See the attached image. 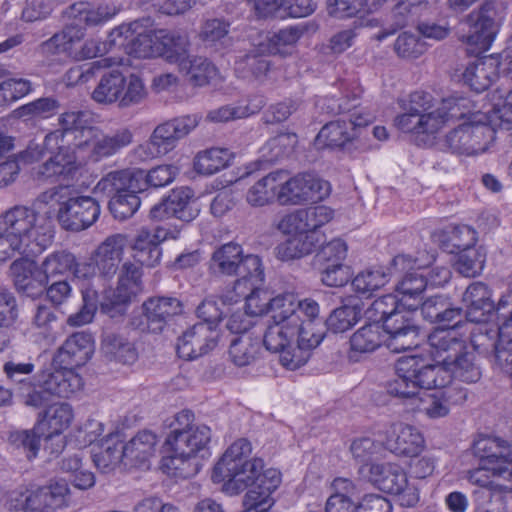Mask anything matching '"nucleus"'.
I'll return each instance as SVG.
<instances>
[{"instance_id": "obj_22", "label": "nucleus", "mask_w": 512, "mask_h": 512, "mask_svg": "<svg viewBox=\"0 0 512 512\" xmlns=\"http://www.w3.org/2000/svg\"><path fill=\"white\" fill-rule=\"evenodd\" d=\"M69 492L65 482H55L47 486L28 490L21 495L23 512H55L66 504Z\"/></svg>"}, {"instance_id": "obj_37", "label": "nucleus", "mask_w": 512, "mask_h": 512, "mask_svg": "<svg viewBox=\"0 0 512 512\" xmlns=\"http://www.w3.org/2000/svg\"><path fill=\"white\" fill-rule=\"evenodd\" d=\"M94 352L91 334L86 332L73 333L59 349L61 363L72 367L83 366Z\"/></svg>"}, {"instance_id": "obj_49", "label": "nucleus", "mask_w": 512, "mask_h": 512, "mask_svg": "<svg viewBox=\"0 0 512 512\" xmlns=\"http://www.w3.org/2000/svg\"><path fill=\"white\" fill-rule=\"evenodd\" d=\"M252 447L247 439L236 440L223 454L213 469L212 477H220L221 473L235 471L242 467V463L249 461L248 457Z\"/></svg>"}, {"instance_id": "obj_3", "label": "nucleus", "mask_w": 512, "mask_h": 512, "mask_svg": "<svg viewBox=\"0 0 512 512\" xmlns=\"http://www.w3.org/2000/svg\"><path fill=\"white\" fill-rule=\"evenodd\" d=\"M433 97L424 91L411 93L400 102L402 113L394 119V125L404 133L416 135H434L448 120L451 100H444L435 110L432 108Z\"/></svg>"}, {"instance_id": "obj_5", "label": "nucleus", "mask_w": 512, "mask_h": 512, "mask_svg": "<svg viewBox=\"0 0 512 512\" xmlns=\"http://www.w3.org/2000/svg\"><path fill=\"white\" fill-rule=\"evenodd\" d=\"M210 271L219 276H236L235 290L242 283L263 284L265 279L261 258L255 254L244 255L243 248L236 242H228L217 247L210 258Z\"/></svg>"}, {"instance_id": "obj_55", "label": "nucleus", "mask_w": 512, "mask_h": 512, "mask_svg": "<svg viewBox=\"0 0 512 512\" xmlns=\"http://www.w3.org/2000/svg\"><path fill=\"white\" fill-rule=\"evenodd\" d=\"M260 353V344L250 336L244 335L231 340L229 356L234 365L244 367L253 364Z\"/></svg>"}, {"instance_id": "obj_17", "label": "nucleus", "mask_w": 512, "mask_h": 512, "mask_svg": "<svg viewBox=\"0 0 512 512\" xmlns=\"http://www.w3.org/2000/svg\"><path fill=\"white\" fill-rule=\"evenodd\" d=\"M371 122L370 114L354 112L348 118L340 117L324 125L318 133L317 139L323 140L328 147L344 149L356 141L362 130Z\"/></svg>"}, {"instance_id": "obj_4", "label": "nucleus", "mask_w": 512, "mask_h": 512, "mask_svg": "<svg viewBox=\"0 0 512 512\" xmlns=\"http://www.w3.org/2000/svg\"><path fill=\"white\" fill-rule=\"evenodd\" d=\"M211 439V430L206 425L188 429L182 433L169 434L165 447L171 455L163 458L162 469L172 477L189 478L199 471L196 455L203 450Z\"/></svg>"}, {"instance_id": "obj_10", "label": "nucleus", "mask_w": 512, "mask_h": 512, "mask_svg": "<svg viewBox=\"0 0 512 512\" xmlns=\"http://www.w3.org/2000/svg\"><path fill=\"white\" fill-rule=\"evenodd\" d=\"M59 128L48 133L46 142L50 147L60 145L77 154L79 149L96 127L92 124V116L86 110H70L63 112L58 117Z\"/></svg>"}, {"instance_id": "obj_63", "label": "nucleus", "mask_w": 512, "mask_h": 512, "mask_svg": "<svg viewBox=\"0 0 512 512\" xmlns=\"http://www.w3.org/2000/svg\"><path fill=\"white\" fill-rule=\"evenodd\" d=\"M485 261V253L473 246L459 251L455 268L465 277H476L482 272Z\"/></svg>"}, {"instance_id": "obj_56", "label": "nucleus", "mask_w": 512, "mask_h": 512, "mask_svg": "<svg viewBox=\"0 0 512 512\" xmlns=\"http://www.w3.org/2000/svg\"><path fill=\"white\" fill-rule=\"evenodd\" d=\"M39 426L36 424L32 429H14L8 432L7 442L10 447L22 450L28 460L37 457L40 450Z\"/></svg>"}, {"instance_id": "obj_13", "label": "nucleus", "mask_w": 512, "mask_h": 512, "mask_svg": "<svg viewBox=\"0 0 512 512\" xmlns=\"http://www.w3.org/2000/svg\"><path fill=\"white\" fill-rule=\"evenodd\" d=\"M87 136L85 143L77 152L80 164L83 161L99 162L111 157L133 141V133L128 128H120L113 133L105 134L100 128L95 127Z\"/></svg>"}, {"instance_id": "obj_26", "label": "nucleus", "mask_w": 512, "mask_h": 512, "mask_svg": "<svg viewBox=\"0 0 512 512\" xmlns=\"http://www.w3.org/2000/svg\"><path fill=\"white\" fill-rule=\"evenodd\" d=\"M271 316L263 335V344L267 350L279 352L295 338L298 317L293 314L291 306L284 307Z\"/></svg>"}, {"instance_id": "obj_15", "label": "nucleus", "mask_w": 512, "mask_h": 512, "mask_svg": "<svg viewBox=\"0 0 512 512\" xmlns=\"http://www.w3.org/2000/svg\"><path fill=\"white\" fill-rule=\"evenodd\" d=\"M200 119L198 114L184 115L158 125L147 143L149 154L154 157L172 151L180 139L198 126Z\"/></svg>"}, {"instance_id": "obj_45", "label": "nucleus", "mask_w": 512, "mask_h": 512, "mask_svg": "<svg viewBox=\"0 0 512 512\" xmlns=\"http://www.w3.org/2000/svg\"><path fill=\"white\" fill-rule=\"evenodd\" d=\"M474 323L475 326L470 331L471 351L484 356L492 355L502 339L499 326L488 321Z\"/></svg>"}, {"instance_id": "obj_36", "label": "nucleus", "mask_w": 512, "mask_h": 512, "mask_svg": "<svg viewBox=\"0 0 512 512\" xmlns=\"http://www.w3.org/2000/svg\"><path fill=\"white\" fill-rule=\"evenodd\" d=\"M92 460L101 473L115 470L120 463L125 465L123 442L118 434L109 433L101 443L92 449Z\"/></svg>"}, {"instance_id": "obj_6", "label": "nucleus", "mask_w": 512, "mask_h": 512, "mask_svg": "<svg viewBox=\"0 0 512 512\" xmlns=\"http://www.w3.org/2000/svg\"><path fill=\"white\" fill-rule=\"evenodd\" d=\"M264 463L260 458H252L242 463V467L220 477H212L214 483L223 484V490L230 495H236L248 489L259 494L260 500H273L271 494L281 483V474L277 469L263 470Z\"/></svg>"}, {"instance_id": "obj_46", "label": "nucleus", "mask_w": 512, "mask_h": 512, "mask_svg": "<svg viewBox=\"0 0 512 512\" xmlns=\"http://www.w3.org/2000/svg\"><path fill=\"white\" fill-rule=\"evenodd\" d=\"M132 257L140 265L148 268L158 266L162 258V248L151 239L149 229H141L131 245Z\"/></svg>"}, {"instance_id": "obj_21", "label": "nucleus", "mask_w": 512, "mask_h": 512, "mask_svg": "<svg viewBox=\"0 0 512 512\" xmlns=\"http://www.w3.org/2000/svg\"><path fill=\"white\" fill-rule=\"evenodd\" d=\"M43 146L50 156L45 162L33 168V175L37 179H49L55 176L73 178L81 166L77 154L65 147H60V145L50 147L46 142V137Z\"/></svg>"}, {"instance_id": "obj_57", "label": "nucleus", "mask_w": 512, "mask_h": 512, "mask_svg": "<svg viewBox=\"0 0 512 512\" xmlns=\"http://www.w3.org/2000/svg\"><path fill=\"white\" fill-rule=\"evenodd\" d=\"M298 143V137L295 133H280L269 139L262 147V156L266 161L275 162L289 157Z\"/></svg>"}, {"instance_id": "obj_33", "label": "nucleus", "mask_w": 512, "mask_h": 512, "mask_svg": "<svg viewBox=\"0 0 512 512\" xmlns=\"http://www.w3.org/2000/svg\"><path fill=\"white\" fill-rule=\"evenodd\" d=\"M317 29V24L312 21L302 22L281 29L270 36L268 43L264 44L267 53L277 54L283 57L292 55L295 52L296 44L300 38L305 34L315 33Z\"/></svg>"}, {"instance_id": "obj_29", "label": "nucleus", "mask_w": 512, "mask_h": 512, "mask_svg": "<svg viewBox=\"0 0 512 512\" xmlns=\"http://www.w3.org/2000/svg\"><path fill=\"white\" fill-rule=\"evenodd\" d=\"M127 244L123 234L110 235L99 244L94 256L101 277L111 279L117 273Z\"/></svg>"}, {"instance_id": "obj_25", "label": "nucleus", "mask_w": 512, "mask_h": 512, "mask_svg": "<svg viewBox=\"0 0 512 512\" xmlns=\"http://www.w3.org/2000/svg\"><path fill=\"white\" fill-rule=\"evenodd\" d=\"M142 309L146 322L137 327L141 331L160 333L174 316L182 312V304L175 297H151L143 303Z\"/></svg>"}, {"instance_id": "obj_61", "label": "nucleus", "mask_w": 512, "mask_h": 512, "mask_svg": "<svg viewBox=\"0 0 512 512\" xmlns=\"http://www.w3.org/2000/svg\"><path fill=\"white\" fill-rule=\"evenodd\" d=\"M361 311L359 305H344L334 309L325 321L327 329L333 333L345 332L360 320Z\"/></svg>"}, {"instance_id": "obj_28", "label": "nucleus", "mask_w": 512, "mask_h": 512, "mask_svg": "<svg viewBox=\"0 0 512 512\" xmlns=\"http://www.w3.org/2000/svg\"><path fill=\"white\" fill-rule=\"evenodd\" d=\"M332 218L333 210L324 205L299 209L285 215L279 221L278 229L281 232H316L318 228L328 223Z\"/></svg>"}, {"instance_id": "obj_48", "label": "nucleus", "mask_w": 512, "mask_h": 512, "mask_svg": "<svg viewBox=\"0 0 512 512\" xmlns=\"http://www.w3.org/2000/svg\"><path fill=\"white\" fill-rule=\"evenodd\" d=\"M287 172L276 170L256 182L247 192L246 199L252 206H264L277 196L279 182L284 180Z\"/></svg>"}, {"instance_id": "obj_47", "label": "nucleus", "mask_w": 512, "mask_h": 512, "mask_svg": "<svg viewBox=\"0 0 512 512\" xmlns=\"http://www.w3.org/2000/svg\"><path fill=\"white\" fill-rule=\"evenodd\" d=\"M101 350L108 359L127 365L133 364L138 357L133 344L127 338L115 333L103 335Z\"/></svg>"}, {"instance_id": "obj_51", "label": "nucleus", "mask_w": 512, "mask_h": 512, "mask_svg": "<svg viewBox=\"0 0 512 512\" xmlns=\"http://www.w3.org/2000/svg\"><path fill=\"white\" fill-rule=\"evenodd\" d=\"M383 329L378 323H368L350 337L351 350L359 353H371L384 342Z\"/></svg>"}, {"instance_id": "obj_8", "label": "nucleus", "mask_w": 512, "mask_h": 512, "mask_svg": "<svg viewBox=\"0 0 512 512\" xmlns=\"http://www.w3.org/2000/svg\"><path fill=\"white\" fill-rule=\"evenodd\" d=\"M50 199L59 203L58 219L66 230L81 231L96 222L100 215L99 203L90 196H71L68 187H57Z\"/></svg>"}, {"instance_id": "obj_14", "label": "nucleus", "mask_w": 512, "mask_h": 512, "mask_svg": "<svg viewBox=\"0 0 512 512\" xmlns=\"http://www.w3.org/2000/svg\"><path fill=\"white\" fill-rule=\"evenodd\" d=\"M370 481L382 491L398 495L401 505L411 507L418 500L419 495L414 487L408 486L407 475L404 470L394 463H374L369 468Z\"/></svg>"}, {"instance_id": "obj_1", "label": "nucleus", "mask_w": 512, "mask_h": 512, "mask_svg": "<svg viewBox=\"0 0 512 512\" xmlns=\"http://www.w3.org/2000/svg\"><path fill=\"white\" fill-rule=\"evenodd\" d=\"M51 222L31 207L15 205L0 214V262L16 255H34L53 240Z\"/></svg>"}, {"instance_id": "obj_7", "label": "nucleus", "mask_w": 512, "mask_h": 512, "mask_svg": "<svg viewBox=\"0 0 512 512\" xmlns=\"http://www.w3.org/2000/svg\"><path fill=\"white\" fill-rule=\"evenodd\" d=\"M396 377L387 384V392L394 397L411 399L421 389L438 388L433 368L419 355L403 356L395 363Z\"/></svg>"}, {"instance_id": "obj_43", "label": "nucleus", "mask_w": 512, "mask_h": 512, "mask_svg": "<svg viewBox=\"0 0 512 512\" xmlns=\"http://www.w3.org/2000/svg\"><path fill=\"white\" fill-rule=\"evenodd\" d=\"M50 397L69 398L82 387V378L72 369L62 368L43 378Z\"/></svg>"}, {"instance_id": "obj_42", "label": "nucleus", "mask_w": 512, "mask_h": 512, "mask_svg": "<svg viewBox=\"0 0 512 512\" xmlns=\"http://www.w3.org/2000/svg\"><path fill=\"white\" fill-rule=\"evenodd\" d=\"M498 78V62L490 57L470 64L463 73V79L473 90L482 92Z\"/></svg>"}, {"instance_id": "obj_54", "label": "nucleus", "mask_w": 512, "mask_h": 512, "mask_svg": "<svg viewBox=\"0 0 512 512\" xmlns=\"http://www.w3.org/2000/svg\"><path fill=\"white\" fill-rule=\"evenodd\" d=\"M16 396L23 406L33 410L45 409L52 400L44 380L29 381L19 386Z\"/></svg>"}, {"instance_id": "obj_53", "label": "nucleus", "mask_w": 512, "mask_h": 512, "mask_svg": "<svg viewBox=\"0 0 512 512\" xmlns=\"http://www.w3.org/2000/svg\"><path fill=\"white\" fill-rule=\"evenodd\" d=\"M232 153L226 148L214 147L199 152L194 161L195 170L203 175H212L229 165Z\"/></svg>"}, {"instance_id": "obj_2", "label": "nucleus", "mask_w": 512, "mask_h": 512, "mask_svg": "<svg viewBox=\"0 0 512 512\" xmlns=\"http://www.w3.org/2000/svg\"><path fill=\"white\" fill-rule=\"evenodd\" d=\"M117 13L118 8L113 3L93 5L85 1L76 2L66 10V15L71 23L67 24L61 32L43 42L42 50L51 54L59 52L72 54L74 45L84 37L83 27L102 25Z\"/></svg>"}, {"instance_id": "obj_40", "label": "nucleus", "mask_w": 512, "mask_h": 512, "mask_svg": "<svg viewBox=\"0 0 512 512\" xmlns=\"http://www.w3.org/2000/svg\"><path fill=\"white\" fill-rule=\"evenodd\" d=\"M423 317L431 323L449 326L451 322L461 315V309L454 307L450 298L444 294H436L426 298L421 303Z\"/></svg>"}, {"instance_id": "obj_31", "label": "nucleus", "mask_w": 512, "mask_h": 512, "mask_svg": "<svg viewBox=\"0 0 512 512\" xmlns=\"http://www.w3.org/2000/svg\"><path fill=\"white\" fill-rule=\"evenodd\" d=\"M463 302L466 306V318L469 322L488 321L495 312L492 292L482 282H474L466 288L463 294Z\"/></svg>"}, {"instance_id": "obj_38", "label": "nucleus", "mask_w": 512, "mask_h": 512, "mask_svg": "<svg viewBox=\"0 0 512 512\" xmlns=\"http://www.w3.org/2000/svg\"><path fill=\"white\" fill-rule=\"evenodd\" d=\"M156 39L159 40L157 55L165 57L170 63L177 64L179 69L182 65H186L190 57L188 54L190 42L187 35L161 29L157 30Z\"/></svg>"}, {"instance_id": "obj_62", "label": "nucleus", "mask_w": 512, "mask_h": 512, "mask_svg": "<svg viewBox=\"0 0 512 512\" xmlns=\"http://www.w3.org/2000/svg\"><path fill=\"white\" fill-rule=\"evenodd\" d=\"M266 47L262 43L258 48L250 50L248 53L238 57L236 61L237 70L250 72L256 78L265 75L270 68V62L264 56Z\"/></svg>"}, {"instance_id": "obj_18", "label": "nucleus", "mask_w": 512, "mask_h": 512, "mask_svg": "<svg viewBox=\"0 0 512 512\" xmlns=\"http://www.w3.org/2000/svg\"><path fill=\"white\" fill-rule=\"evenodd\" d=\"M219 339L217 325L197 323L178 338L176 351L180 358L194 360L212 351Z\"/></svg>"}, {"instance_id": "obj_41", "label": "nucleus", "mask_w": 512, "mask_h": 512, "mask_svg": "<svg viewBox=\"0 0 512 512\" xmlns=\"http://www.w3.org/2000/svg\"><path fill=\"white\" fill-rule=\"evenodd\" d=\"M118 271V284L114 291L120 301L131 302L143 291L142 268L136 263L126 261Z\"/></svg>"}, {"instance_id": "obj_50", "label": "nucleus", "mask_w": 512, "mask_h": 512, "mask_svg": "<svg viewBox=\"0 0 512 512\" xmlns=\"http://www.w3.org/2000/svg\"><path fill=\"white\" fill-rule=\"evenodd\" d=\"M73 420V410L68 403L48 405L38 414L37 425L46 424L51 434H61Z\"/></svg>"}, {"instance_id": "obj_64", "label": "nucleus", "mask_w": 512, "mask_h": 512, "mask_svg": "<svg viewBox=\"0 0 512 512\" xmlns=\"http://www.w3.org/2000/svg\"><path fill=\"white\" fill-rule=\"evenodd\" d=\"M490 113L500 129L512 130V89L507 93L500 90L493 93Z\"/></svg>"}, {"instance_id": "obj_24", "label": "nucleus", "mask_w": 512, "mask_h": 512, "mask_svg": "<svg viewBox=\"0 0 512 512\" xmlns=\"http://www.w3.org/2000/svg\"><path fill=\"white\" fill-rule=\"evenodd\" d=\"M383 332L388 335L384 342L392 352H404L419 345L420 328L408 313L390 318Z\"/></svg>"}, {"instance_id": "obj_44", "label": "nucleus", "mask_w": 512, "mask_h": 512, "mask_svg": "<svg viewBox=\"0 0 512 512\" xmlns=\"http://www.w3.org/2000/svg\"><path fill=\"white\" fill-rule=\"evenodd\" d=\"M126 87V78L118 70H112L102 75L91 97L99 104L121 102V96Z\"/></svg>"}, {"instance_id": "obj_27", "label": "nucleus", "mask_w": 512, "mask_h": 512, "mask_svg": "<svg viewBox=\"0 0 512 512\" xmlns=\"http://www.w3.org/2000/svg\"><path fill=\"white\" fill-rule=\"evenodd\" d=\"M456 325L457 323L448 329H436L428 336L429 353L435 361L430 366L447 367L466 347L465 341L456 335Z\"/></svg>"}, {"instance_id": "obj_30", "label": "nucleus", "mask_w": 512, "mask_h": 512, "mask_svg": "<svg viewBox=\"0 0 512 512\" xmlns=\"http://www.w3.org/2000/svg\"><path fill=\"white\" fill-rule=\"evenodd\" d=\"M386 448L399 456L416 457L425 446L421 432L408 424H394L392 432L386 439Z\"/></svg>"}, {"instance_id": "obj_59", "label": "nucleus", "mask_w": 512, "mask_h": 512, "mask_svg": "<svg viewBox=\"0 0 512 512\" xmlns=\"http://www.w3.org/2000/svg\"><path fill=\"white\" fill-rule=\"evenodd\" d=\"M189 78V82L195 86H204L215 75V66L201 56H190L186 65L179 69Z\"/></svg>"}, {"instance_id": "obj_39", "label": "nucleus", "mask_w": 512, "mask_h": 512, "mask_svg": "<svg viewBox=\"0 0 512 512\" xmlns=\"http://www.w3.org/2000/svg\"><path fill=\"white\" fill-rule=\"evenodd\" d=\"M291 234L285 242L277 247V257L283 261L302 258L312 253L320 242L317 232L291 231L284 232Z\"/></svg>"}, {"instance_id": "obj_35", "label": "nucleus", "mask_w": 512, "mask_h": 512, "mask_svg": "<svg viewBox=\"0 0 512 512\" xmlns=\"http://www.w3.org/2000/svg\"><path fill=\"white\" fill-rule=\"evenodd\" d=\"M158 444L157 435L150 430L139 431L126 444H123L125 466L146 467L154 456Z\"/></svg>"}, {"instance_id": "obj_9", "label": "nucleus", "mask_w": 512, "mask_h": 512, "mask_svg": "<svg viewBox=\"0 0 512 512\" xmlns=\"http://www.w3.org/2000/svg\"><path fill=\"white\" fill-rule=\"evenodd\" d=\"M504 3L500 0H485L478 9L471 11L463 20L467 32L463 36L469 45L487 49L493 42L498 21L503 17Z\"/></svg>"}, {"instance_id": "obj_32", "label": "nucleus", "mask_w": 512, "mask_h": 512, "mask_svg": "<svg viewBox=\"0 0 512 512\" xmlns=\"http://www.w3.org/2000/svg\"><path fill=\"white\" fill-rule=\"evenodd\" d=\"M140 169H121L104 175L94 187L96 194L113 197L124 192H140Z\"/></svg>"}, {"instance_id": "obj_16", "label": "nucleus", "mask_w": 512, "mask_h": 512, "mask_svg": "<svg viewBox=\"0 0 512 512\" xmlns=\"http://www.w3.org/2000/svg\"><path fill=\"white\" fill-rule=\"evenodd\" d=\"M493 135V129L486 124L464 123L446 135L445 144L453 153L473 156L488 149Z\"/></svg>"}, {"instance_id": "obj_34", "label": "nucleus", "mask_w": 512, "mask_h": 512, "mask_svg": "<svg viewBox=\"0 0 512 512\" xmlns=\"http://www.w3.org/2000/svg\"><path fill=\"white\" fill-rule=\"evenodd\" d=\"M261 285L253 286L249 283H242V286L250 290V293L245 296V309L249 315L258 316L264 313H271V316H273L275 313L285 309L284 307L291 306V302H289L291 296H284L283 293L272 297L270 292L260 289Z\"/></svg>"}, {"instance_id": "obj_23", "label": "nucleus", "mask_w": 512, "mask_h": 512, "mask_svg": "<svg viewBox=\"0 0 512 512\" xmlns=\"http://www.w3.org/2000/svg\"><path fill=\"white\" fill-rule=\"evenodd\" d=\"M16 259L10 265V275L16 290L28 297H36L46 289V276L42 268L27 255Z\"/></svg>"}, {"instance_id": "obj_60", "label": "nucleus", "mask_w": 512, "mask_h": 512, "mask_svg": "<svg viewBox=\"0 0 512 512\" xmlns=\"http://www.w3.org/2000/svg\"><path fill=\"white\" fill-rule=\"evenodd\" d=\"M396 296L392 294L384 295L373 301L371 306L366 311L367 317L372 320V323H378L382 329L386 328L387 321L397 314H406L407 312L398 309V302Z\"/></svg>"}, {"instance_id": "obj_52", "label": "nucleus", "mask_w": 512, "mask_h": 512, "mask_svg": "<svg viewBox=\"0 0 512 512\" xmlns=\"http://www.w3.org/2000/svg\"><path fill=\"white\" fill-rule=\"evenodd\" d=\"M193 191L188 187L174 189L166 198L174 218L190 222L198 216L199 210L192 201Z\"/></svg>"}, {"instance_id": "obj_11", "label": "nucleus", "mask_w": 512, "mask_h": 512, "mask_svg": "<svg viewBox=\"0 0 512 512\" xmlns=\"http://www.w3.org/2000/svg\"><path fill=\"white\" fill-rule=\"evenodd\" d=\"M278 182L277 199L283 205L323 200L330 192V184L313 173H299L291 178L287 175Z\"/></svg>"}, {"instance_id": "obj_58", "label": "nucleus", "mask_w": 512, "mask_h": 512, "mask_svg": "<svg viewBox=\"0 0 512 512\" xmlns=\"http://www.w3.org/2000/svg\"><path fill=\"white\" fill-rule=\"evenodd\" d=\"M427 287V280L423 274L412 272L406 274L397 285V292L401 294L400 301L405 302V305L410 309L418 307L421 300V294Z\"/></svg>"}, {"instance_id": "obj_12", "label": "nucleus", "mask_w": 512, "mask_h": 512, "mask_svg": "<svg viewBox=\"0 0 512 512\" xmlns=\"http://www.w3.org/2000/svg\"><path fill=\"white\" fill-rule=\"evenodd\" d=\"M155 30L146 29L140 21L122 24L110 32V42L115 48L135 58H150L159 52Z\"/></svg>"}, {"instance_id": "obj_19", "label": "nucleus", "mask_w": 512, "mask_h": 512, "mask_svg": "<svg viewBox=\"0 0 512 512\" xmlns=\"http://www.w3.org/2000/svg\"><path fill=\"white\" fill-rule=\"evenodd\" d=\"M473 453L487 460L494 476L512 483V448L507 441L496 437L480 438L473 444Z\"/></svg>"}, {"instance_id": "obj_20", "label": "nucleus", "mask_w": 512, "mask_h": 512, "mask_svg": "<svg viewBox=\"0 0 512 512\" xmlns=\"http://www.w3.org/2000/svg\"><path fill=\"white\" fill-rule=\"evenodd\" d=\"M438 388H445L452 378L476 383L482 377V366L476 354L466 346L447 367L432 366Z\"/></svg>"}]
</instances>
